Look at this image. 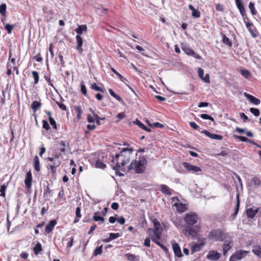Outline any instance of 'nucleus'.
Masks as SVG:
<instances>
[{
	"label": "nucleus",
	"mask_w": 261,
	"mask_h": 261,
	"mask_svg": "<svg viewBox=\"0 0 261 261\" xmlns=\"http://www.w3.org/2000/svg\"><path fill=\"white\" fill-rule=\"evenodd\" d=\"M182 48L185 53L188 55L194 57L195 59H200L201 58L200 56L196 54L192 48L187 47H182Z\"/></svg>",
	"instance_id": "15"
},
{
	"label": "nucleus",
	"mask_w": 261,
	"mask_h": 261,
	"mask_svg": "<svg viewBox=\"0 0 261 261\" xmlns=\"http://www.w3.org/2000/svg\"><path fill=\"white\" fill-rule=\"evenodd\" d=\"M249 8L250 9L251 13L253 15H255L256 14L257 11L255 9L254 3L250 2L249 4Z\"/></svg>",
	"instance_id": "49"
},
{
	"label": "nucleus",
	"mask_w": 261,
	"mask_h": 261,
	"mask_svg": "<svg viewBox=\"0 0 261 261\" xmlns=\"http://www.w3.org/2000/svg\"><path fill=\"white\" fill-rule=\"evenodd\" d=\"M32 75L34 79V84L37 85L39 83V75L37 71H33L32 72Z\"/></svg>",
	"instance_id": "38"
},
{
	"label": "nucleus",
	"mask_w": 261,
	"mask_h": 261,
	"mask_svg": "<svg viewBox=\"0 0 261 261\" xmlns=\"http://www.w3.org/2000/svg\"><path fill=\"white\" fill-rule=\"evenodd\" d=\"M160 191L163 194L170 196L172 194L173 190L171 189L168 186L162 184L160 185Z\"/></svg>",
	"instance_id": "21"
},
{
	"label": "nucleus",
	"mask_w": 261,
	"mask_h": 261,
	"mask_svg": "<svg viewBox=\"0 0 261 261\" xmlns=\"http://www.w3.org/2000/svg\"><path fill=\"white\" fill-rule=\"evenodd\" d=\"M175 200L178 201V202L174 203L173 205L174 206L176 207V209L177 212H178L179 213H183L188 209L187 205L186 204L179 202V200L178 197H174L172 198L173 201H174Z\"/></svg>",
	"instance_id": "10"
},
{
	"label": "nucleus",
	"mask_w": 261,
	"mask_h": 261,
	"mask_svg": "<svg viewBox=\"0 0 261 261\" xmlns=\"http://www.w3.org/2000/svg\"><path fill=\"white\" fill-rule=\"evenodd\" d=\"M49 121L51 125H52L53 128L55 129H57V126L56 121L53 118H50Z\"/></svg>",
	"instance_id": "61"
},
{
	"label": "nucleus",
	"mask_w": 261,
	"mask_h": 261,
	"mask_svg": "<svg viewBox=\"0 0 261 261\" xmlns=\"http://www.w3.org/2000/svg\"><path fill=\"white\" fill-rule=\"evenodd\" d=\"M245 96L246 98L252 103H253L255 105H258L260 103V100L254 97V96L248 94L247 93H244Z\"/></svg>",
	"instance_id": "20"
},
{
	"label": "nucleus",
	"mask_w": 261,
	"mask_h": 261,
	"mask_svg": "<svg viewBox=\"0 0 261 261\" xmlns=\"http://www.w3.org/2000/svg\"><path fill=\"white\" fill-rule=\"evenodd\" d=\"M246 25L249 32L252 35L253 37H255L256 35L254 34V30H255V27L252 23L249 22H245Z\"/></svg>",
	"instance_id": "34"
},
{
	"label": "nucleus",
	"mask_w": 261,
	"mask_h": 261,
	"mask_svg": "<svg viewBox=\"0 0 261 261\" xmlns=\"http://www.w3.org/2000/svg\"><path fill=\"white\" fill-rule=\"evenodd\" d=\"M250 111L251 113H252L255 116H258L259 115V111L257 108H251L250 109Z\"/></svg>",
	"instance_id": "54"
},
{
	"label": "nucleus",
	"mask_w": 261,
	"mask_h": 261,
	"mask_svg": "<svg viewBox=\"0 0 261 261\" xmlns=\"http://www.w3.org/2000/svg\"><path fill=\"white\" fill-rule=\"evenodd\" d=\"M81 209L80 207H77L75 210V215L76 217L74 220V223H76L79 222L80 218L82 217L81 215Z\"/></svg>",
	"instance_id": "36"
},
{
	"label": "nucleus",
	"mask_w": 261,
	"mask_h": 261,
	"mask_svg": "<svg viewBox=\"0 0 261 261\" xmlns=\"http://www.w3.org/2000/svg\"><path fill=\"white\" fill-rule=\"evenodd\" d=\"M52 191L50 189L49 186L47 185L44 189L43 195L44 197H51L53 196Z\"/></svg>",
	"instance_id": "35"
},
{
	"label": "nucleus",
	"mask_w": 261,
	"mask_h": 261,
	"mask_svg": "<svg viewBox=\"0 0 261 261\" xmlns=\"http://www.w3.org/2000/svg\"><path fill=\"white\" fill-rule=\"evenodd\" d=\"M188 7L189 9L192 11V15L193 17L195 18H199L200 17V12L197 10H196L192 5L190 4Z\"/></svg>",
	"instance_id": "30"
},
{
	"label": "nucleus",
	"mask_w": 261,
	"mask_h": 261,
	"mask_svg": "<svg viewBox=\"0 0 261 261\" xmlns=\"http://www.w3.org/2000/svg\"><path fill=\"white\" fill-rule=\"evenodd\" d=\"M102 245L99 247H97L94 250V255L96 256L97 255L101 254L102 252Z\"/></svg>",
	"instance_id": "55"
},
{
	"label": "nucleus",
	"mask_w": 261,
	"mask_h": 261,
	"mask_svg": "<svg viewBox=\"0 0 261 261\" xmlns=\"http://www.w3.org/2000/svg\"><path fill=\"white\" fill-rule=\"evenodd\" d=\"M42 106V103L40 101L35 100L33 101L31 105V108L32 109L34 113H36V111L39 109Z\"/></svg>",
	"instance_id": "26"
},
{
	"label": "nucleus",
	"mask_w": 261,
	"mask_h": 261,
	"mask_svg": "<svg viewBox=\"0 0 261 261\" xmlns=\"http://www.w3.org/2000/svg\"><path fill=\"white\" fill-rule=\"evenodd\" d=\"M44 78L45 80V81L47 82L49 86H50L51 87H53L54 88H55L54 85L52 83V81L51 80L50 76H48L47 75H44Z\"/></svg>",
	"instance_id": "58"
},
{
	"label": "nucleus",
	"mask_w": 261,
	"mask_h": 261,
	"mask_svg": "<svg viewBox=\"0 0 261 261\" xmlns=\"http://www.w3.org/2000/svg\"><path fill=\"white\" fill-rule=\"evenodd\" d=\"M46 160L50 162L47 166V169L50 171L53 176L56 177L57 175V169L60 166L61 162L59 160H55V158L51 157L47 158Z\"/></svg>",
	"instance_id": "4"
},
{
	"label": "nucleus",
	"mask_w": 261,
	"mask_h": 261,
	"mask_svg": "<svg viewBox=\"0 0 261 261\" xmlns=\"http://www.w3.org/2000/svg\"><path fill=\"white\" fill-rule=\"evenodd\" d=\"M74 110L77 113L76 118L78 120L81 119V116L83 114V110L81 106H74L73 107Z\"/></svg>",
	"instance_id": "32"
},
{
	"label": "nucleus",
	"mask_w": 261,
	"mask_h": 261,
	"mask_svg": "<svg viewBox=\"0 0 261 261\" xmlns=\"http://www.w3.org/2000/svg\"><path fill=\"white\" fill-rule=\"evenodd\" d=\"M153 223L154 226L153 230L154 236L151 238V239H155L156 240H160L162 234L163 228L160 225V222L156 219H154L153 220Z\"/></svg>",
	"instance_id": "6"
},
{
	"label": "nucleus",
	"mask_w": 261,
	"mask_h": 261,
	"mask_svg": "<svg viewBox=\"0 0 261 261\" xmlns=\"http://www.w3.org/2000/svg\"><path fill=\"white\" fill-rule=\"evenodd\" d=\"M240 199H239V194H237V204H236V207L235 208V211L234 213L233 214L232 216V220H233L236 219L239 212V207H240Z\"/></svg>",
	"instance_id": "27"
},
{
	"label": "nucleus",
	"mask_w": 261,
	"mask_h": 261,
	"mask_svg": "<svg viewBox=\"0 0 261 261\" xmlns=\"http://www.w3.org/2000/svg\"><path fill=\"white\" fill-rule=\"evenodd\" d=\"M81 91L84 96L87 95V88L83 82L81 84Z\"/></svg>",
	"instance_id": "51"
},
{
	"label": "nucleus",
	"mask_w": 261,
	"mask_h": 261,
	"mask_svg": "<svg viewBox=\"0 0 261 261\" xmlns=\"http://www.w3.org/2000/svg\"><path fill=\"white\" fill-rule=\"evenodd\" d=\"M221 254L217 251L211 250L208 252L206 258L212 261H216L220 258Z\"/></svg>",
	"instance_id": "14"
},
{
	"label": "nucleus",
	"mask_w": 261,
	"mask_h": 261,
	"mask_svg": "<svg viewBox=\"0 0 261 261\" xmlns=\"http://www.w3.org/2000/svg\"><path fill=\"white\" fill-rule=\"evenodd\" d=\"M200 117L202 118L203 119H208V120H210L212 121H213L214 120V118L211 117V116L207 115V114H201L200 115Z\"/></svg>",
	"instance_id": "57"
},
{
	"label": "nucleus",
	"mask_w": 261,
	"mask_h": 261,
	"mask_svg": "<svg viewBox=\"0 0 261 261\" xmlns=\"http://www.w3.org/2000/svg\"><path fill=\"white\" fill-rule=\"evenodd\" d=\"M87 31V27L86 24L80 25L75 29V31L77 33V35L81 36L83 34V32Z\"/></svg>",
	"instance_id": "28"
},
{
	"label": "nucleus",
	"mask_w": 261,
	"mask_h": 261,
	"mask_svg": "<svg viewBox=\"0 0 261 261\" xmlns=\"http://www.w3.org/2000/svg\"><path fill=\"white\" fill-rule=\"evenodd\" d=\"M182 233L186 236H190L192 237H195L197 234V232L195 229L192 228L191 226H186L182 230Z\"/></svg>",
	"instance_id": "11"
},
{
	"label": "nucleus",
	"mask_w": 261,
	"mask_h": 261,
	"mask_svg": "<svg viewBox=\"0 0 261 261\" xmlns=\"http://www.w3.org/2000/svg\"><path fill=\"white\" fill-rule=\"evenodd\" d=\"M241 75L246 79H248L250 76V73L249 71L246 69H242L241 70Z\"/></svg>",
	"instance_id": "47"
},
{
	"label": "nucleus",
	"mask_w": 261,
	"mask_h": 261,
	"mask_svg": "<svg viewBox=\"0 0 261 261\" xmlns=\"http://www.w3.org/2000/svg\"><path fill=\"white\" fill-rule=\"evenodd\" d=\"M42 250V245L40 243H38L33 248L34 253L36 255L38 254Z\"/></svg>",
	"instance_id": "39"
},
{
	"label": "nucleus",
	"mask_w": 261,
	"mask_h": 261,
	"mask_svg": "<svg viewBox=\"0 0 261 261\" xmlns=\"http://www.w3.org/2000/svg\"><path fill=\"white\" fill-rule=\"evenodd\" d=\"M235 2L241 14L244 17L246 15V11L243 3L241 0H235Z\"/></svg>",
	"instance_id": "23"
},
{
	"label": "nucleus",
	"mask_w": 261,
	"mask_h": 261,
	"mask_svg": "<svg viewBox=\"0 0 261 261\" xmlns=\"http://www.w3.org/2000/svg\"><path fill=\"white\" fill-rule=\"evenodd\" d=\"M251 182L253 184L255 187H258L261 186V180L256 176L253 177L251 179Z\"/></svg>",
	"instance_id": "40"
},
{
	"label": "nucleus",
	"mask_w": 261,
	"mask_h": 261,
	"mask_svg": "<svg viewBox=\"0 0 261 261\" xmlns=\"http://www.w3.org/2000/svg\"><path fill=\"white\" fill-rule=\"evenodd\" d=\"M133 151L134 149L132 148H123L119 154H116L115 157L113 158L112 162L115 164L113 169L120 176L124 174L119 172V171H125L124 166L130 162L133 156Z\"/></svg>",
	"instance_id": "1"
},
{
	"label": "nucleus",
	"mask_w": 261,
	"mask_h": 261,
	"mask_svg": "<svg viewBox=\"0 0 261 261\" xmlns=\"http://www.w3.org/2000/svg\"><path fill=\"white\" fill-rule=\"evenodd\" d=\"M34 59L36 61L38 62H42L43 61V59L41 56V54L39 53L36 56L34 57Z\"/></svg>",
	"instance_id": "63"
},
{
	"label": "nucleus",
	"mask_w": 261,
	"mask_h": 261,
	"mask_svg": "<svg viewBox=\"0 0 261 261\" xmlns=\"http://www.w3.org/2000/svg\"><path fill=\"white\" fill-rule=\"evenodd\" d=\"M182 165L184 168L186 169L187 171L191 173L198 175L201 174L202 173V171L200 167L193 165L190 163L186 162H183Z\"/></svg>",
	"instance_id": "7"
},
{
	"label": "nucleus",
	"mask_w": 261,
	"mask_h": 261,
	"mask_svg": "<svg viewBox=\"0 0 261 261\" xmlns=\"http://www.w3.org/2000/svg\"><path fill=\"white\" fill-rule=\"evenodd\" d=\"M252 252L255 254L256 256L261 258V246L259 245H256L253 246L252 249Z\"/></svg>",
	"instance_id": "33"
},
{
	"label": "nucleus",
	"mask_w": 261,
	"mask_h": 261,
	"mask_svg": "<svg viewBox=\"0 0 261 261\" xmlns=\"http://www.w3.org/2000/svg\"><path fill=\"white\" fill-rule=\"evenodd\" d=\"M233 245L232 237L230 236L227 239L224 240V243L222 245V250L223 255H225L227 252L231 249Z\"/></svg>",
	"instance_id": "9"
},
{
	"label": "nucleus",
	"mask_w": 261,
	"mask_h": 261,
	"mask_svg": "<svg viewBox=\"0 0 261 261\" xmlns=\"http://www.w3.org/2000/svg\"><path fill=\"white\" fill-rule=\"evenodd\" d=\"M56 103L61 110L63 111L67 110L66 106L64 103L59 102L58 101H56Z\"/></svg>",
	"instance_id": "60"
},
{
	"label": "nucleus",
	"mask_w": 261,
	"mask_h": 261,
	"mask_svg": "<svg viewBox=\"0 0 261 261\" xmlns=\"http://www.w3.org/2000/svg\"><path fill=\"white\" fill-rule=\"evenodd\" d=\"M93 220L95 222L100 221L102 223L105 221V219L103 218V216L101 215V213L99 212H96L94 213L93 216Z\"/></svg>",
	"instance_id": "24"
},
{
	"label": "nucleus",
	"mask_w": 261,
	"mask_h": 261,
	"mask_svg": "<svg viewBox=\"0 0 261 261\" xmlns=\"http://www.w3.org/2000/svg\"><path fill=\"white\" fill-rule=\"evenodd\" d=\"M14 24H10L9 23L7 24L5 27V29L7 30V33L9 34H10L12 33V30L14 29Z\"/></svg>",
	"instance_id": "50"
},
{
	"label": "nucleus",
	"mask_w": 261,
	"mask_h": 261,
	"mask_svg": "<svg viewBox=\"0 0 261 261\" xmlns=\"http://www.w3.org/2000/svg\"><path fill=\"white\" fill-rule=\"evenodd\" d=\"M201 133L204 134L207 137L212 139L221 140L223 139V137L221 135L212 134L207 130H204L201 132Z\"/></svg>",
	"instance_id": "17"
},
{
	"label": "nucleus",
	"mask_w": 261,
	"mask_h": 261,
	"mask_svg": "<svg viewBox=\"0 0 261 261\" xmlns=\"http://www.w3.org/2000/svg\"><path fill=\"white\" fill-rule=\"evenodd\" d=\"M33 165L34 169L36 171L39 172L40 171L39 159L37 155L34 158Z\"/></svg>",
	"instance_id": "29"
},
{
	"label": "nucleus",
	"mask_w": 261,
	"mask_h": 261,
	"mask_svg": "<svg viewBox=\"0 0 261 261\" xmlns=\"http://www.w3.org/2000/svg\"><path fill=\"white\" fill-rule=\"evenodd\" d=\"M147 164L146 159L144 156L140 157L138 160H133L127 168V171L134 170L135 172L141 174L145 172Z\"/></svg>",
	"instance_id": "2"
},
{
	"label": "nucleus",
	"mask_w": 261,
	"mask_h": 261,
	"mask_svg": "<svg viewBox=\"0 0 261 261\" xmlns=\"http://www.w3.org/2000/svg\"><path fill=\"white\" fill-rule=\"evenodd\" d=\"M184 220L187 226H192L197 222L198 216L196 213L190 212L185 215Z\"/></svg>",
	"instance_id": "5"
},
{
	"label": "nucleus",
	"mask_w": 261,
	"mask_h": 261,
	"mask_svg": "<svg viewBox=\"0 0 261 261\" xmlns=\"http://www.w3.org/2000/svg\"><path fill=\"white\" fill-rule=\"evenodd\" d=\"M234 137L236 138H238V139H239L242 142L250 143L253 144V145H256L257 147H258L259 148H261L260 146L257 145L255 142H254V141H252V140L247 138L245 137L240 136H237V135H234Z\"/></svg>",
	"instance_id": "25"
},
{
	"label": "nucleus",
	"mask_w": 261,
	"mask_h": 261,
	"mask_svg": "<svg viewBox=\"0 0 261 261\" xmlns=\"http://www.w3.org/2000/svg\"><path fill=\"white\" fill-rule=\"evenodd\" d=\"M76 40L77 43L76 49L78 50L79 53L82 55L83 53V49L82 48L83 43V39L81 36L76 35Z\"/></svg>",
	"instance_id": "19"
},
{
	"label": "nucleus",
	"mask_w": 261,
	"mask_h": 261,
	"mask_svg": "<svg viewBox=\"0 0 261 261\" xmlns=\"http://www.w3.org/2000/svg\"><path fill=\"white\" fill-rule=\"evenodd\" d=\"M229 236V233L224 230L217 229H213L209 232L208 238L215 241H223L227 239Z\"/></svg>",
	"instance_id": "3"
},
{
	"label": "nucleus",
	"mask_w": 261,
	"mask_h": 261,
	"mask_svg": "<svg viewBox=\"0 0 261 261\" xmlns=\"http://www.w3.org/2000/svg\"><path fill=\"white\" fill-rule=\"evenodd\" d=\"M135 123L139 126V127L141 128L143 130L147 131L148 132H151V129L146 126L144 124H143L140 121L138 120H136L135 121Z\"/></svg>",
	"instance_id": "37"
},
{
	"label": "nucleus",
	"mask_w": 261,
	"mask_h": 261,
	"mask_svg": "<svg viewBox=\"0 0 261 261\" xmlns=\"http://www.w3.org/2000/svg\"><path fill=\"white\" fill-rule=\"evenodd\" d=\"M222 42L224 44L228 46L229 47H231L232 46L231 41L229 40V39L227 37H226L224 35H223Z\"/></svg>",
	"instance_id": "44"
},
{
	"label": "nucleus",
	"mask_w": 261,
	"mask_h": 261,
	"mask_svg": "<svg viewBox=\"0 0 261 261\" xmlns=\"http://www.w3.org/2000/svg\"><path fill=\"white\" fill-rule=\"evenodd\" d=\"M125 117V114L123 112L120 113L118 114L116 116V117L118 118L117 122L123 119Z\"/></svg>",
	"instance_id": "62"
},
{
	"label": "nucleus",
	"mask_w": 261,
	"mask_h": 261,
	"mask_svg": "<svg viewBox=\"0 0 261 261\" xmlns=\"http://www.w3.org/2000/svg\"><path fill=\"white\" fill-rule=\"evenodd\" d=\"M125 256L128 261H139V256L131 253H126Z\"/></svg>",
	"instance_id": "31"
},
{
	"label": "nucleus",
	"mask_w": 261,
	"mask_h": 261,
	"mask_svg": "<svg viewBox=\"0 0 261 261\" xmlns=\"http://www.w3.org/2000/svg\"><path fill=\"white\" fill-rule=\"evenodd\" d=\"M206 243V239L202 238L201 240V242L200 243H195L193 245L191 250L193 252H198L200 251L202 248L205 245Z\"/></svg>",
	"instance_id": "12"
},
{
	"label": "nucleus",
	"mask_w": 261,
	"mask_h": 261,
	"mask_svg": "<svg viewBox=\"0 0 261 261\" xmlns=\"http://www.w3.org/2000/svg\"><path fill=\"white\" fill-rule=\"evenodd\" d=\"M144 245L147 247H150V239L149 238H146L145 239Z\"/></svg>",
	"instance_id": "64"
},
{
	"label": "nucleus",
	"mask_w": 261,
	"mask_h": 261,
	"mask_svg": "<svg viewBox=\"0 0 261 261\" xmlns=\"http://www.w3.org/2000/svg\"><path fill=\"white\" fill-rule=\"evenodd\" d=\"M109 236H110V238L111 239V240H113L114 239H115L118 238L119 237H120V234L118 232H117V233L111 232L109 234Z\"/></svg>",
	"instance_id": "59"
},
{
	"label": "nucleus",
	"mask_w": 261,
	"mask_h": 261,
	"mask_svg": "<svg viewBox=\"0 0 261 261\" xmlns=\"http://www.w3.org/2000/svg\"><path fill=\"white\" fill-rule=\"evenodd\" d=\"M68 145V143L65 141H61L60 143V150L62 152L64 153L66 151V146Z\"/></svg>",
	"instance_id": "45"
},
{
	"label": "nucleus",
	"mask_w": 261,
	"mask_h": 261,
	"mask_svg": "<svg viewBox=\"0 0 261 261\" xmlns=\"http://www.w3.org/2000/svg\"><path fill=\"white\" fill-rule=\"evenodd\" d=\"M6 7L5 4H3L0 6V14L3 16H6Z\"/></svg>",
	"instance_id": "48"
},
{
	"label": "nucleus",
	"mask_w": 261,
	"mask_h": 261,
	"mask_svg": "<svg viewBox=\"0 0 261 261\" xmlns=\"http://www.w3.org/2000/svg\"><path fill=\"white\" fill-rule=\"evenodd\" d=\"M95 167L100 169H105L106 167V165L102 162L100 159H98L95 162Z\"/></svg>",
	"instance_id": "42"
},
{
	"label": "nucleus",
	"mask_w": 261,
	"mask_h": 261,
	"mask_svg": "<svg viewBox=\"0 0 261 261\" xmlns=\"http://www.w3.org/2000/svg\"><path fill=\"white\" fill-rule=\"evenodd\" d=\"M152 241L154 242L156 245H159L165 251V252L167 253L168 252V248L165 246L161 244L159 241V240H156L155 239H152Z\"/></svg>",
	"instance_id": "43"
},
{
	"label": "nucleus",
	"mask_w": 261,
	"mask_h": 261,
	"mask_svg": "<svg viewBox=\"0 0 261 261\" xmlns=\"http://www.w3.org/2000/svg\"><path fill=\"white\" fill-rule=\"evenodd\" d=\"M249 251L240 250L236 251L229 258V261H238L246 256Z\"/></svg>",
	"instance_id": "8"
},
{
	"label": "nucleus",
	"mask_w": 261,
	"mask_h": 261,
	"mask_svg": "<svg viewBox=\"0 0 261 261\" xmlns=\"http://www.w3.org/2000/svg\"><path fill=\"white\" fill-rule=\"evenodd\" d=\"M91 89L96 91H99L102 93H104V90L103 89L100 88V87H98L97 84L95 83H94L91 85L90 86Z\"/></svg>",
	"instance_id": "46"
},
{
	"label": "nucleus",
	"mask_w": 261,
	"mask_h": 261,
	"mask_svg": "<svg viewBox=\"0 0 261 261\" xmlns=\"http://www.w3.org/2000/svg\"><path fill=\"white\" fill-rule=\"evenodd\" d=\"M7 187L5 185H2L0 187V196L5 197V191L6 190Z\"/></svg>",
	"instance_id": "52"
},
{
	"label": "nucleus",
	"mask_w": 261,
	"mask_h": 261,
	"mask_svg": "<svg viewBox=\"0 0 261 261\" xmlns=\"http://www.w3.org/2000/svg\"><path fill=\"white\" fill-rule=\"evenodd\" d=\"M109 92L110 94L113 96L114 98H115L116 100L119 101V102H122L123 101L122 98L119 96L118 95L116 94L112 89H109Z\"/></svg>",
	"instance_id": "41"
},
{
	"label": "nucleus",
	"mask_w": 261,
	"mask_h": 261,
	"mask_svg": "<svg viewBox=\"0 0 261 261\" xmlns=\"http://www.w3.org/2000/svg\"><path fill=\"white\" fill-rule=\"evenodd\" d=\"M172 246L175 255L178 257H182V254L181 253L180 248L178 243L174 242L172 244Z\"/></svg>",
	"instance_id": "18"
},
{
	"label": "nucleus",
	"mask_w": 261,
	"mask_h": 261,
	"mask_svg": "<svg viewBox=\"0 0 261 261\" xmlns=\"http://www.w3.org/2000/svg\"><path fill=\"white\" fill-rule=\"evenodd\" d=\"M259 211V208L257 207L254 210L252 207H250L246 210V215L248 218L253 219Z\"/></svg>",
	"instance_id": "16"
},
{
	"label": "nucleus",
	"mask_w": 261,
	"mask_h": 261,
	"mask_svg": "<svg viewBox=\"0 0 261 261\" xmlns=\"http://www.w3.org/2000/svg\"><path fill=\"white\" fill-rule=\"evenodd\" d=\"M42 127L47 131L50 129L49 125L48 122L45 120H42Z\"/></svg>",
	"instance_id": "56"
},
{
	"label": "nucleus",
	"mask_w": 261,
	"mask_h": 261,
	"mask_svg": "<svg viewBox=\"0 0 261 261\" xmlns=\"http://www.w3.org/2000/svg\"><path fill=\"white\" fill-rule=\"evenodd\" d=\"M32 174L31 171L30 170L27 172L24 179L25 187L27 189H30L32 187Z\"/></svg>",
	"instance_id": "13"
},
{
	"label": "nucleus",
	"mask_w": 261,
	"mask_h": 261,
	"mask_svg": "<svg viewBox=\"0 0 261 261\" xmlns=\"http://www.w3.org/2000/svg\"><path fill=\"white\" fill-rule=\"evenodd\" d=\"M111 71L114 73L116 75H117L119 79L122 81L123 82L125 79L123 77L122 75H121L119 73H118L114 68H111Z\"/></svg>",
	"instance_id": "53"
},
{
	"label": "nucleus",
	"mask_w": 261,
	"mask_h": 261,
	"mask_svg": "<svg viewBox=\"0 0 261 261\" xmlns=\"http://www.w3.org/2000/svg\"><path fill=\"white\" fill-rule=\"evenodd\" d=\"M57 223V221L55 219L50 220L48 224L45 226V231L46 233H50L54 229V228Z\"/></svg>",
	"instance_id": "22"
}]
</instances>
